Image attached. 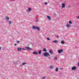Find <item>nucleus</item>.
Listing matches in <instances>:
<instances>
[{
  "mask_svg": "<svg viewBox=\"0 0 79 79\" xmlns=\"http://www.w3.org/2000/svg\"><path fill=\"white\" fill-rule=\"evenodd\" d=\"M32 29H37V31H40V28L39 27H35V26H33L32 27Z\"/></svg>",
  "mask_w": 79,
  "mask_h": 79,
  "instance_id": "f257e3e1",
  "label": "nucleus"
},
{
  "mask_svg": "<svg viewBox=\"0 0 79 79\" xmlns=\"http://www.w3.org/2000/svg\"><path fill=\"white\" fill-rule=\"evenodd\" d=\"M44 56H46V57H47L48 56H50V55L48 53L45 52L44 53Z\"/></svg>",
  "mask_w": 79,
  "mask_h": 79,
  "instance_id": "f03ea898",
  "label": "nucleus"
},
{
  "mask_svg": "<svg viewBox=\"0 0 79 79\" xmlns=\"http://www.w3.org/2000/svg\"><path fill=\"white\" fill-rule=\"evenodd\" d=\"M25 48L27 49V50H32L31 48L28 47H25Z\"/></svg>",
  "mask_w": 79,
  "mask_h": 79,
  "instance_id": "7ed1b4c3",
  "label": "nucleus"
},
{
  "mask_svg": "<svg viewBox=\"0 0 79 79\" xmlns=\"http://www.w3.org/2000/svg\"><path fill=\"white\" fill-rule=\"evenodd\" d=\"M72 69L73 71H74L76 69V67L74 66L72 68Z\"/></svg>",
  "mask_w": 79,
  "mask_h": 79,
  "instance_id": "20e7f679",
  "label": "nucleus"
},
{
  "mask_svg": "<svg viewBox=\"0 0 79 79\" xmlns=\"http://www.w3.org/2000/svg\"><path fill=\"white\" fill-rule=\"evenodd\" d=\"M58 52H59V53H61V52H63V50L61 49L60 50H58Z\"/></svg>",
  "mask_w": 79,
  "mask_h": 79,
  "instance_id": "39448f33",
  "label": "nucleus"
},
{
  "mask_svg": "<svg viewBox=\"0 0 79 79\" xmlns=\"http://www.w3.org/2000/svg\"><path fill=\"white\" fill-rule=\"evenodd\" d=\"M49 52L51 55H53V52L52 50H50Z\"/></svg>",
  "mask_w": 79,
  "mask_h": 79,
  "instance_id": "423d86ee",
  "label": "nucleus"
},
{
  "mask_svg": "<svg viewBox=\"0 0 79 79\" xmlns=\"http://www.w3.org/2000/svg\"><path fill=\"white\" fill-rule=\"evenodd\" d=\"M65 5L64 3H62V8H64L65 7Z\"/></svg>",
  "mask_w": 79,
  "mask_h": 79,
  "instance_id": "0eeeda50",
  "label": "nucleus"
},
{
  "mask_svg": "<svg viewBox=\"0 0 79 79\" xmlns=\"http://www.w3.org/2000/svg\"><path fill=\"white\" fill-rule=\"evenodd\" d=\"M6 19L7 21H8V20H9V19H10V18H9V17H8V16H6Z\"/></svg>",
  "mask_w": 79,
  "mask_h": 79,
  "instance_id": "6e6552de",
  "label": "nucleus"
},
{
  "mask_svg": "<svg viewBox=\"0 0 79 79\" xmlns=\"http://www.w3.org/2000/svg\"><path fill=\"white\" fill-rule=\"evenodd\" d=\"M52 42H54V43H58V41L57 40H55L53 41Z\"/></svg>",
  "mask_w": 79,
  "mask_h": 79,
  "instance_id": "1a4fd4ad",
  "label": "nucleus"
},
{
  "mask_svg": "<svg viewBox=\"0 0 79 79\" xmlns=\"http://www.w3.org/2000/svg\"><path fill=\"white\" fill-rule=\"evenodd\" d=\"M33 54L34 55H38V53L36 52L35 51L33 52Z\"/></svg>",
  "mask_w": 79,
  "mask_h": 79,
  "instance_id": "9d476101",
  "label": "nucleus"
},
{
  "mask_svg": "<svg viewBox=\"0 0 79 79\" xmlns=\"http://www.w3.org/2000/svg\"><path fill=\"white\" fill-rule=\"evenodd\" d=\"M47 18H48L49 20H51V17H50V16H47Z\"/></svg>",
  "mask_w": 79,
  "mask_h": 79,
  "instance_id": "9b49d317",
  "label": "nucleus"
},
{
  "mask_svg": "<svg viewBox=\"0 0 79 79\" xmlns=\"http://www.w3.org/2000/svg\"><path fill=\"white\" fill-rule=\"evenodd\" d=\"M17 50L18 51H21V48H17Z\"/></svg>",
  "mask_w": 79,
  "mask_h": 79,
  "instance_id": "f8f14e48",
  "label": "nucleus"
},
{
  "mask_svg": "<svg viewBox=\"0 0 79 79\" xmlns=\"http://www.w3.org/2000/svg\"><path fill=\"white\" fill-rule=\"evenodd\" d=\"M66 26L67 27V28H69V27H71V26L67 24Z\"/></svg>",
  "mask_w": 79,
  "mask_h": 79,
  "instance_id": "ddd939ff",
  "label": "nucleus"
},
{
  "mask_svg": "<svg viewBox=\"0 0 79 79\" xmlns=\"http://www.w3.org/2000/svg\"><path fill=\"white\" fill-rule=\"evenodd\" d=\"M38 53L40 54H40H41V53H42V52H41V50H40V51H39L38 52Z\"/></svg>",
  "mask_w": 79,
  "mask_h": 79,
  "instance_id": "4468645a",
  "label": "nucleus"
},
{
  "mask_svg": "<svg viewBox=\"0 0 79 79\" xmlns=\"http://www.w3.org/2000/svg\"><path fill=\"white\" fill-rule=\"evenodd\" d=\"M64 41H62L61 42V44H64Z\"/></svg>",
  "mask_w": 79,
  "mask_h": 79,
  "instance_id": "2eb2a0df",
  "label": "nucleus"
},
{
  "mask_svg": "<svg viewBox=\"0 0 79 79\" xmlns=\"http://www.w3.org/2000/svg\"><path fill=\"white\" fill-rule=\"evenodd\" d=\"M44 52H47V50H46V48H44L43 49Z\"/></svg>",
  "mask_w": 79,
  "mask_h": 79,
  "instance_id": "dca6fc26",
  "label": "nucleus"
},
{
  "mask_svg": "<svg viewBox=\"0 0 79 79\" xmlns=\"http://www.w3.org/2000/svg\"><path fill=\"white\" fill-rule=\"evenodd\" d=\"M50 68H51V69H53V66H51L49 67Z\"/></svg>",
  "mask_w": 79,
  "mask_h": 79,
  "instance_id": "f3484780",
  "label": "nucleus"
},
{
  "mask_svg": "<svg viewBox=\"0 0 79 79\" xmlns=\"http://www.w3.org/2000/svg\"><path fill=\"white\" fill-rule=\"evenodd\" d=\"M55 71H58V68H56Z\"/></svg>",
  "mask_w": 79,
  "mask_h": 79,
  "instance_id": "a211bd4d",
  "label": "nucleus"
},
{
  "mask_svg": "<svg viewBox=\"0 0 79 79\" xmlns=\"http://www.w3.org/2000/svg\"><path fill=\"white\" fill-rule=\"evenodd\" d=\"M69 23L70 24H72V22L71 21H69Z\"/></svg>",
  "mask_w": 79,
  "mask_h": 79,
  "instance_id": "6ab92c4d",
  "label": "nucleus"
},
{
  "mask_svg": "<svg viewBox=\"0 0 79 79\" xmlns=\"http://www.w3.org/2000/svg\"><path fill=\"white\" fill-rule=\"evenodd\" d=\"M28 10H29V11H31V9L30 8H29Z\"/></svg>",
  "mask_w": 79,
  "mask_h": 79,
  "instance_id": "aec40b11",
  "label": "nucleus"
},
{
  "mask_svg": "<svg viewBox=\"0 0 79 79\" xmlns=\"http://www.w3.org/2000/svg\"><path fill=\"white\" fill-rule=\"evenodd\" d=\"M26 64V63H23L22 64L23 65H24V64Z\"/></svg>",
  "mask_w": 79,
  "mask_h": 79,
  "instance_id": "412c9836",
  "label": "nucleus"
},
{
  "mask_svg": "<svg viewBox=\"0 0 79 79\" xmlns=\"http://www.w3.org/2000/svg\"><path fill=\"white\" fill-rule=\"evenodd\" d=\"M11 21H10L9 23V24H11Z\"/></svg>",
  "mask_w": 79,
  "mask_h": 79,
  "instance_id": "4be33fe9",
  "label": "nucleus"
},
{
  "mask_svg": "<svg viewBox=\"0 0 79 79\" xmlns=\"http://www.w3.org/2000/svg\"><path fill=\"white\" fill-rule=\"evenodd\" d=\"M47 39L48 40H50V39H49V38H47Z\"/></svg>",
  "mask_w": 79,
  "mask_h": 79,
  "instance_id": "5701e85b",
  "label": "nucleus"
},
{
  "mask_svg": "<svg viewBox=\"0 0 79 79\" xmlns=\"http://www.w3.org/2000/svg\"><path fill=\"white\" fill-rule=\"evenodd\" d=\"M55 60H57V57H55Z\"/></svg>",
  "mask_w": 79,
  "mask_h": 79,
  "instance_id": "b1692460",
  "label": "nucleus"
},
{
  "mask_svg": "<svg viewBox=\"0 0 79 79\" xmlns=\"http://www.w3.org/2000/svg\"><path fill=\"white\" fill-rule=\"evenodd\" d=\"M39 19H37L36 20V22H38Z\"/></svg>",
  "mask_w": 79,
  "mask_h": 79,
  "instance_id": "393cba45",
  "label": "nucleus"
},
{
  "mask_svg": "<svg viewBox=\"0 0 79 79\" xmlns=\"http://www.w3.org/2000/svg\"><path fill=\"white\" fill-rule=\"evenodd\" d=\"M47 4H48V3H47V2L45 3V5H47Z\"/></svg>",
  "mask_w": 79,
  "mask_h": 79,
  "instance_id": "a878e982",
  "label": "nucleus"
},
{
  "mask_svg": "<svg viewBox=\"0 0 79 79\" xmlns=\"http://www.w3.org/2000/svg\"><path fill=\"white\" fill-rule=\"evenodd\" d=\"M17 43H18V44H19V41H17Z\"/></svg>",
  "mask_w": 79,
  "mask_h": 79,
  "instance_id": "bb28decb",
  "label": "nucleus"
},
{
  "mask_svg": "<svg viewBox=\"0 0 79 79\" xmlns=\"http://www.w3.org/2000/svg\"><path fill=\"white\" fill-rule=\"evenodd\" d=\"M22 50H25V49L22 48Z\"/></svg>",
  "mask_w": 79,
  "mask_h": 79,
  "instance_id": "cd10ccee",
  "label": "nucleus"
},
{
  "mask_svg": "<svg viewBox=\"0 0 79 79\" xmlns=\"http://www.w3.org/2000/svg\"><path fill=\"white\" fill-rule=\"evenodd\" d=\"M45 77H44L42 79H45Z\"/></svg>",
  "mask_w": 79,
  "mask_h": 79,
  "instance_id": "c85d7f7f",
  "label": "nucleus"
},
{
  "mask_svg": "<svg viewBox=\"0 0 79 79\" xmlns=\"http://www.w3.org/2000/svg\"><path fill=\"white\" fill-rule=\"evenodd\" d=\"M14 45H15V46H16V45H17V44H15Z\"/></svg>",
  "mask_w": 79,
  "mask_h": 79,
  "instance_id": "c756f323",
  "label": "nucleus"
},
{
  "mask_svg": "<svg viewBox=\"0 0 79 79\" xmlns=\"http://www.w3.org/2000/svg\"><path fill=\"white\" fill-rule=\"evenodd\" d=\"M59 37V36L58 35L57 36V38H58V37Z\"/></svg>",
  "mask_w": 79,
  "mask_h": 79,
  "instance_id": "7c9ffc66",
  "label": "nucleus"
},
{
  "mask_svg": "<svg viewBox=\"0 0 79 79\" xmlns=\"http://www.w3.org/2000/svg\"><path fill=\"white\" fill-rule=\"evenodd\" d=\"M60 69H63V68H60Z\"/></svg>",
  "mask_w": 79,
  "mask_h": 79,
  "instance_id": "2f4dec72",
  "label": "nucleus"
},
{
  "mask_svg": "<svg viewBox=\"0 0 79 79\" xmlns=\"http://www.w3.org/2000/svg\"><path fill=\"white\" fill-rule=\"evenodd\" d=\"M78 66H79V62L78 63Z\"/></svg>",
  "mask_w": 79,
  "mask_h": 79,
  "instance_id": "473e14b6",
  "label": "nucleus"
},
{
  "mask_svg": "<svg viewBox=\"0 0 79 79\" xmlns=\"http://www.w3.org/2000/svg\"><path fill=\"white\" fill-rule=\"evenodd\" d=\"M77 18H78V19H79V16H77Z\"/></svg>",
  "mask_w": 79,
  "mask_h": 79,
  "instance_id": "72a5a7b5",
  "label": "nucleus"
},
{
  "mask_svg": "<svg viewBox=\"0 0 79 79\" xmlns=\"http://www.w3.org/2000/svg\"><path fill=\"white\" fill-rule=\"evenodd\" d=\"M1 50V47H0V50Z\"/></svg>",
  "mask_w": 79,
  "mask_h": 79,
  "instance_id": "f704fd0d",
  "label": "nucleus"
},
{
  "mask_svg": "<svg viewBox=\"0 0 79 79\" xmlns=\"http://www.w3.org/2000/svg\"><path fill=\"white\" fill-rule=\"evenodd\" d=\"M13 1H15V0H13Z\"/></svg>",
  "mask_w": 79,
  "mask_h": 79,
  "instance_id": "c9c22d12",
  "label": "nucleus"
},
{
  "mask_svg": "<svg viewBox=\"0 0 79 79\" xmlns=\"http://www.w3.org/2000/svg\"><path fill=\"white\" fill-rule=\"evenodd\" d=\"M1 76L0 75V77Z\"/></svg>",
  "mask_w": 79,
  "mask_h": 79,
  "instance_id": "e433bc0d",
  "label": "nucleus"
}]
</instances>
